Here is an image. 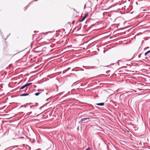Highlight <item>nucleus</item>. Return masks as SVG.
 Segmentation results:
<instances>
[{"label":"nucleus","mask_w":150,"mask_h":150,"mask_svg":"<svg viewBox=\"0 0 150 150\" xmlns=\"http://www.w3.org/2000/svg\"><path fill=\"white\" fill-rule=\"evenodd\" d=\"M149 53H150V50L148 51L147 52L145 53V54H144L145 56H146L148 54H149Z\"/></svg>","instance_id":"39448f33"},{"label":"nucleus","mask_w":150,"mask_h":150,"mask_svg":"<svg viewBox=\"0 0 150 150\" xmlns=\"http://www.w3.org/2000/svg\"><path fill=\"white\" fill-rule=\"evenodd\" d=\"M88 15V14H86L84 16V17H83V18L84 19H85L86 18V17H87V16Z\"/></svg>","instance_id":"9b49d317"},{"label":"nucleus","mask_w":150,"mask_h":150,"mask_svg":"<svg viewBox=\"0 0 150 150\" xmlns=\"http://www.w3.org/2000/svg\"><path fill=\"white\" fill-rule=\"evenodd\" d=\"M86 150H91V149L90 147H88Z\"/></svg>","instance_id":"ddd939ff"},{"label":"nucleus","mask_w":150,"mask_h":150,"mask_svg":"<svg viewBox=\"0 0 150 150\" xmlns=\"http://www.w3.org/2000/svg\"><path fill=\"white\" fill-rule=\"evenodd\" d=\"M32 113V112H28V113H27V114H26V115L27 116H28V115H30Z\"/></svg>","instance_id":"0eeeda50"},{"label":"nucleus","mask_w":150,"mask_h":150,"mask_svg":"<svg viewBox=\"0 0 150 150\" xmlns=\"http://www.w3.org/2000/svg\"><path fill=\"white\" fill-rule=\"evenodd\" d=\"M27 8H28V7H25V8H24V9L25 11V10L27 9Z\"/></svg>","instance_id":"4468645a"},{"label":"nucleus","mask_w":150,"mask_h":150,"mask_svg":"<svg viewBox=\"0 0 150 150\" xmlns=\"http://www.w3.org/2000/svg\"><path fill=\"white\" fill-rule=\"evenodd\" d=\"M24 86H25V88L27 86H29V83H28L24 85Z\"/></svg>","instance_id":"f8f14e48"},{"label":"nucleus","mask_w":150,"mask_h":150,"mask_svg":"<svg viewBox=\"0 0 150 150\" xmlns=\"http://www.w3.org/2000/svg\"><path fill=\"white\" fill-rule=\"evenodd\" d=\"M84 20H85V19H84L83 18H82V19L81 20H79V23L81 22H82Z\"/></svg>","instance_id":"1a4fd4ad"},{"label":"nucleus","mask_w":150,"mask_h":150,"mask_svg":"<svg viewBox=\"0 0 150 150\" xmlns=\"http://www.w3.org/2000/svg\"><path fill=\"white\" fill-rule=\"evenodd\" d=\"M28 95H29V94L28 93H23V94L20 95V96H28Z\"/></svg>","instance_id":"20e7f679"},{"label":"nucleus","mask_w":150,"mask_h":150,"mask_svg":"<svg viewBox=\"0 0 150 150\" xmlns=\"http://www.w3.org/2000/svg\"><path fill=\"white\" fill-rule=\"evenodd\" d=\"M88 15V14H86L84 16V17H83V18L84 19H85L86 18V17H87V16Z\"/></svg>","instance_id":"9d476101"},{"label":"nucleus","mask_w":150,"mask_h":150,"mask_svg":"<svg viewBox=\"0 0 150 150\" xmlns=\"http://www.w3.org/2000/svg\"><path fill=\"white\" fill-rule=\"evenodd\" d=\"M25 88V86H22L19 89V90H20V91H22V92H26V90H25V91H24V90H22V89H23L24 88Z\"/></svg>","instance_id":"f257e3e1"},{"label":"nucleus","mask_w":150,"mask_h":150,"mask_svg":"<svg viewBox=\"0 0 150 150\" xmlns=\"http://www.w3.org/2000/svg\"><path fill=\"white\" fill-rule=\"evenodd\" d=\"M90 118H83L81 119L80 121L79 122H81L83 121H84L87 120L89 119Z\"/></svg>","instance_id":"f03ea898"},{"label":"nucleus","mask_w":150,"mask_h":150,"mask_svg":"<svg viewBox=\"0 0 150 150\" xmlns=\"http://www.w3.org/2000/svg\"><path fill=\"white\" fill-rule=\"evenodd\" d=\"M8 36H9L8 35L7 36V37H8Z\"/></svg>","instance_id":"f3484780"},{"label":"nucleus","mask_w":150,"mask_h":150,"mask_svg":"<svg viewBox=\"0 0 150 150\" xmlns=\"http://www.w3.org/2000/svg\"><path fill=\"white\" fill-rule=\"evenodd\" d=\"M37 0H35V1H37Z\"/></svg>","instance_id":"6ab92c4d"},{"label":"nucleus","mask_w":150,"mask_h":150,"mask_svg":"<svg viewBox=\"0 0 150 150\" xmlns=\"http://www.w3.org/2000/svg\"><path fill=\"white\" fill-rule=\"evenodd\" d=\"M96 105L99 106H103L104 105V103H96Z\"/></svg>","instance_id":"7ed1b4c3"},{"label":"nucleus","mask_w":150,"mask_h":150,"mask_svg":"<svg viewBox=\"0 0 150 150\" xmlns=\"http://www.w3.org/2000/svg\"><path fill=\"white\" fill-rule=\"evenodd\" d=\"M40 93H40V92H38V93H35V96H38L39 95Z\"/></svg>","instance_id":"6e6552de"},{"label":"nucleus","mask_w":150,"mask_h":150,"mask_svg":"<svg viewBox=\"0 0 150 150\" xmlns=\"http://www.w3.org/2000/svg\"><path fill=\"white\" fill-rule=\"evenodd\" d=\"M27 105L26 104V105H21V106L20 108H21L23 107H24L25 108V107H27Z\"/></svg>","instance_id":"423d86ee"},{"label":"nucleus","mask_w":150,"mask_h":150,"mask_svg":"<svg viewBox=\"0 0 150 150\" xmlns=\"http://www.w3.org/2000/svg\"><path fill=\"white\" fill-rule=\"evenodd\" d=\"M31 107H32L31 106H30V108H31Z\"/></svg>","instance_id":"a211bd4d"},{"label":"nucleus","mask_w":150,"mask_h":150,"mask_svg":"<svg viewBox=\"0 0 150 150\" xmlns=\"http://www.w3.org/2000/svg\"><path fill=\"white\" fill-rule=\"evenodd\" d=\"M29 85H30L31 84H32V83H29Z\"/></svg>","instance_id":"2eb2a0df"},{"label":"nucleus","mask_w":150,"mask_h":150,"mask_svg":"<svg viewBox=\"0 0 150 150\" xmlns=\"http://www.w3.org/2000/svg\"><path fill=\"white\" fill-rule=\"evenodd\" d=\"M74 21H73V22H72V24H73V23H74Z\"/></svg>","instance_id":"dca6fc26"}]
</instances>
